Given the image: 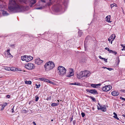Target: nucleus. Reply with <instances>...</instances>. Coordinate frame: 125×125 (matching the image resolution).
<instances>
[{
  "mask_svg": "<svg viewBox=\"0 0 125 125\" xmlns=\"http://www.w3.org/2000/svg\"><path fill=\"white\" fill-rule=\"evenodd\" d=\"M8 9L12 13L21 12L26 10L24 6L18 3L15 1L12 0L10 2Z\"/></svg>",
  "mask_w": 125,
  "mask_h": 125,
  "instance_id": "1",
  "label": "nucleus"
},
{
  "mask_svg": "<svg viewBox=\"0 0 125 125\" xmlns=\"http://www.w3.org/2000/svg\"><path fill=\"white\" fill-rule=\"evenodd\" d=\"M54 67V63L51 61H49L46 63L44 65L45 70L46 71H49L52 69Z\"/></svg>",
  "mask_w": 125,
  "mask_h": 125,
  "instance_id": "2",
  "label": "nucleus"
},
{
  "mask_svg": "<svg viewBox=\"0 0 125 125\" xmlns=\"http://www.w3.org/2000/svg\"><path fill=\"white\" fill-rule=\"evenodd\" d=\"M58 74L60 76L65 75L66 73V70L64 67L59 66L57 68Z\"/></svg>",
  "mask_w": 125,
  "mask_h": 125,
  "instance_id": "3",
  "label": "nucleus"
},
{
  "mask_svg": "<svg viewBox=\"0 0 125 125\" xmlns=\"http://www.w3.org/2000/svg\"><path fill=\"white\" fill-rule=\"evenodd\" d=\"M33 58V57L31 56L24 55L21 57V59L22 60L25 61L27 62L32 60Z\"/></svg>",
  "mask_w": 125,
  "mask_h": 125,
  "instance_id": "4",
  "label": "nucleus"
},
{
  "mask_svg": "<svg viewBox=\"0 0 125 125\" xmlns=\"http://www.w3.org/2000/svg\"><path fill=\"white\" fill-rule=\"evenodd\" d=\"M21 3H24L25 4L29 3L31 4L30 6L31 7L32 5L34 4L36 2V0H19Z\"/></svg>",
  "mask_w": 125,
  "mask_h": 125,
  "instance_id": "5",
  "label": "nucleus"
},
{
  "mask_svg": "<svg viewBox=\"0 0 125 125\" xmlns=\"http://www.w3.org/2000/svg\"><path fill=\"white\" fill-rule=\"evenodd\" d=\"M90 73H89V71H83L80 72V76L79 77V78H81L83 77L86 76L87 77H89Z\"/></svg>",
  "mask_w": 125,
  "mask_h": 125,
  "instance_id": "6",
  "label": "nucleus"
},
{
  "mask_svg": "<svg viewBox=\"0 0 125 125\" xmlns=\"http://www.w3.org/2000/svg\"><path fill=\"white\" fill-rule=\"evenodd\" d=\"M25 67L27 69H32L34 68L35 66L33 63H29L26 64L25 65Z\"/></svg>",
  "mask_w": 125,
  "mask_h": 125,
  "instance_id": "7",
  "label": "nucleus"
},
{
  "mask_svg": "<svg viewBox=\"0 0 125 125\" xmlns=\"http://www.w3.org/2000/svg\"><path fill=\"white\" fill-rule=\"evenodd\" d=\"M111 86L109 85H106L103 87L102 88V90L104 91H107L110 90L112 89Z\"/></svg>",
  "mask_w": 125,
  "mask_h": 125,
  "instance_id": "8",
  "label": "nucleus"
},
{
  "mask_svg": "<svg viewBox=\"0 0 125 125\" xmlns=\"http://www.w3.org/2000/svg\"><path fill=\"white\" fill-rule=\"evenodd\" d=\"M35 62L36 64L40 65L43 62V61L41 60L40 58H36Z\"/></svg>",
  "mask_w": 125,
  "mask_h": 125,
  "instance_id": "9",
  "label": "nucleus"
},
{
  "mask_svg": "<svg viewBox=\"0 0 125 125\" xmlns=\"http://www.w3.org/2000/svg\"><path fill=\"white\" fill-rule=\"evenodd\" d=\"M98 104L100 106V108H99L98 106V110H103V111H105L106 110V108L105 107L102 106H101L99 104V103Z\"/></svg>",
  "mask_w": 125,
  "mask_h": 125,
  "instance_id": "10",
  "label": "nucleus"
},
{
  "mask_svg": "<svg viewBox=\"0 0 125 125\" xmlns=\"http://www.w3.org/2000/svg\"><path fill=\"white\" fill-rule=\"evenodd\" d=\"M71 71L68 74L67 76V77H70L73 75L74 73H73V69H71Z\"/></svg>",
  "mask_w": 125,
  "mask_h": 125,
  "instance_id": "11",
  "label": "nucleus"
},
{
  "mask_svg": "<svg viewBox=\"0 0 125 125\" xmlns=\"http://www.w3.org/2000/svg\"><path fill=\"white\" fill-rule=\"evenodd\" d=\"M101 85V83H99L98 84H91V86L94 88H96L98 87V86H100Z\"/></svg>",
  "mask_w": 125,
  "mask_h": 125,
  "instance_id": "12",
  "label": "nucleus"
},
{
  "mask_svg": "<svg viewBox=\"0 0 125 125\" xmlns=\"http://www.w3.org/2000/svg\"><path fill=\"white\" fill-rule=\"evenodd\" d=\"M112 94L113 96H116L119 94V93L116 91L112 92L111 93Z\"/></svg>",
  "mask_w": 125,
  "mask_h": 125,
  "instance_id": "13",
  "label": "nucleus"
},
{
  "mask_svg": "<svg viewBox=\"0 0 125 125\" xmlns=\"http://www.w3.org/2000/svg\"><path fill=\"white\" fill-rule=\"evenodd\" d=\"M90 93L93 94H97L98 93L97 91L94 89L91 90Z\"/></svg>",
  "mask_w": 125,
  "mask_h": 125,
  "instance_id": "14",
  "label": "nucleus"
},
{
  "mask_svg": "<svg viewBox=\"0 0 125 125\" xmlns=\"http://www.w3.org/2000/svg\"><path fill=\"white\" fill-rule=\"evenodd\" d=\"M111 16L110 15H108L105 18V20L108 22H110V18Z\"/></svg>",
  "mask_w": 125,
  "mask_h": 125,
  "instance_id": "15",
  "label": "nucleus"
},
{
  "mask_svg": "<svg viewBox=\"0 0 125 125\" xmlns=\"http://www.w3.org/2000/svg\"><path fill=\"white\" fill-rule=\"evenodd\" d=\"M10 49H9L7 50V54L9 56V57H11L12 58L13 56L11 55L10 53Z\"/></svg>",
  "mask_w": 125,
  "mask_h": 125,
  "instance_id": "16",
  "label": "nucleus"
},
{
  "mask_svg": "<svg viewBox=\"0 0 125 125\" xmlns=\"http://www.w3.org/2000/svg\"><path fill=\"white\" fill-rule=\"evenodd\" d=\"M115 34H113L110 37V38L112 40V41L115 39Z\"/></svg>",
  "mask_w": 125,
  "mask_h": 125,
  "instance_id": "17",
  "label": "nucleus"
},
{
  "mask_svg": "<svg viewBox=\"0 0 125 125\" xmlns=\"http://www.w3.org/2000/svg\"><path fill=\"white\" fill-rule=\"evenodd\" d=\"M46 82L49 83L50 84H51L53 85H55V83H54L52 82H51L50 81L48 80L47 79H46Z\"/></svg>",
  "mask_w": 125,
  "mask_h": 125,
  "instance_id": "18",
  "label": "nucleus"
},
{
  "mask_svg": "<svg viewBox=\"0 0 125 125\" xmlns=\"http://www.w3.org/2000/svg\"><path fill=\"white\" fill-rule=\"evenodd\" d=\"M59 104V103H52L51 104V105L52 106H56Z\"/></svg>",
  "mask_w": 125,
  "mask_h": 125,
  "instance_id": "19",
  "label": "nucleus"
},
{
  "mask_svg": "<svg viewBox=\"0 0 125 125\" xmlns=\"http://www.w3.org/2000/svg\"><path fill=\"white\" fill-rule=\"evenodd\" d=\"M25 83L26 84H30L31 83V81H25Z\"/></svg>",
  "mask_w": 125,
  "mask_h": 125,
  "instance_id": "20",
  "label": "nucleus"
},
{
  "mask_svg": "<svg viewBox=\"0 0 125 125\" xmlns=\"http://www.w3.org/2000/svg\"><path fill=\"white\" fill-rule=\"evenodd\" d=\"M70 85H80V83L77 82L75 83H70Z\"/></svg>",
  "mask_w": 125,
  "mask_h": 125,
  "instance_id": "21",
  "label": "nucleus"
},
{
  "mask_svg": "<svg viewBox=\"0 0 125 125\" xmlns=\"http://www.w3.org/2000/svg\"><path fill=\"white\" fill-rule=\"evenodd\" d=\"M3 15V16H6L8 15V14L5 11H3L2 12Z\"/></svg>",
  "mask_w": 125,
  "mask_h": 125,
  "instance_id": "22",
  "label": "nucleus"
},
{
  "mask_svg": "<svg viewBox=\"0 0 125 125\" xmlns=\"http://www.w3.org/2000/svg\"><path fill=\"white\" fill-rule=\"evenodd\" d=\"M116 5L115 4H111L110 5V7L111 9L114 7H116Z\"/></svg>",
  "mask_w": 125,
  "mask_h": 125,
  "instance_id": "23",
  "label": "nucleus"
},
{
  "mask_svg": "<svg viewBox=\"0 0 125 125\" xmlns=\"http://www.w3.org/2000/svg\"><path fill=\"white\" fill-rule=\"evenodd\" d=\"M121 46L123 47V48L122 49V51H125V45L121 44Z\"/></svg>",
  "mask_w": 125,
  "mask_h": 125,
  "instance_id": "24",
  "label": "nucleus"
},
{
  "mask_svg": "<svg viewBox=\"0 0 125 125\" xmlns=\"http://www.w3.org/2000/svg\"><path fill=\"white\" fill-rule=\"evenodd\" d=\"M90 97L92 99L93 101L96 102V100L92 96H90Z\"/></svg>",
  "mask_w": 125,
  "mask_h": 125,
  "instance_id": "25",
  "label": "nucleus"
},
{
  "mask_svg": "<svg viewBox=\"0 0 125 125\" xmlns=\"http://www.w3.org/2000/svg\"><path fill=\"white\" fill-rule=\"evenodd\" d=\"M40 79L42 81H44L45 82H46V79L43 78H40Z\"/></svg>",
  "mask_w": 125,
  "mask_h": 125,
  "instance_id": "26",
  "label": "nucleus"
},
{
  "mask_svg": "<svg viewBox=\"0 0 125 125\" xmlns=\"http://www.w3.org/2000/svg\"><path fill=\"white\" fill-rule=\"evenodd\" d=\"M105 49L107 50L110 53H111V52L112 51V50H110L108 48L106 47Z\"/></svg>",
  "mask_w": 125,
  "mask_h": 125,
  "instance_id": "27",
  "label": "nucleus"
},
{
  "mask_svg": "<svg viewBox=\"0 0 125 125\" xmlns=\"http://www.w3.org/2000/svg\"><path fill=\"white\" fill-rule=\"evenodd\" d=\"M7 104L6 103H5L4 104H2V107L4 108Z\"/></svg>",
  "mask_w": 125,
  "mask_h": 125,
  "instance_id": "28",
  "label": "nucleus"
},
{
  "mask_svg": "<svg viewBox=\"0 0 125 125\" xmlns=\"http://www.w3.org/2000/svg\"><path fill=\"white\" fill-rule=\"evenodd\" d=\"M78 35L80 37H81V35L82 34V32L80 31H79L78 33Z\"/></svg>",
  "mask_w": 125,
  "mask_h": 125,
  "instance_id": "29",
  "label": "nucleus"
},
{
  "mask_svg": "<svg viewBox=\"0 0 125 125\" xmlns=\"http://www.w3.org/2000/svg\"><path fill=\"white\" fill-rule=\"evenodd\" d=\"M113 117L115 118L116 119H117L118 120H119V118H118L117 117V115H115Z\"/></svg>",
  "mask_w": 125,
  "mask_h": 125,
  "instance_id": "30",
  "label": "nucleus"
},
{
  "mask_svg": "<svg viewBox=\"0 0 125 125\" xmlns=\"http://www.w3.org/2000/svg\"><path fill=\"white\" fill-rule=\"evenodd\" d=\"M5 69L6 70H8V71H10V67H6Z\"/></svg>",
  "mask_w": 125,
  "mask_h": 125,
  "instance_id": "31",
  "label": "nucleus"
},
{
  "mask_svg": "<svg viewBox=\"0 0 125 125\" xmlns=\"http://www.w3.org/2000/svg\"><path fill=\"white\" fill-rule=\"evenodd\" d=\"M111 53H112L114 54L115 55L117 53L116 52L113 51L112 50V51L111 52Z\"/></svg>",
  "mask_w": 125,
  "mask_h": 125,
  "instance_id": "32",
  "label": "nucleus"
},
{
  "mask_svg": "<svg viewBox=\"0 0 125 125\" xmlns=\"http://www.w3.org/2000/svg\"><path fill=\"white\" fill-rule=\"evenodd\" d=\"M35 101H37L39 99V98L38 96L37 97L36 96L35 97Z\"/></svg>",
  "mask_w": 125,
  "mask_h": 125,
  "instance_id": "33",
  "label": "nucleus"
},
{
  "mask_svg": "<svg viewBox=\"0 0 125 125\" xmlns=\"http://www.w3.org/2000/svg\"><path fill=\"white\" fill-rule=\"evenodd\" d=\"M81 114V115L83 117H84V116L85 115V114L84 113H83V112Z\"/></svg>",
  "mask_w": 125,
  "mask_h": 125,
  "instance_id": "34",
  "label": "nucleus"
},
{
  "mask_svg": "<svg viewBox=\"0 0 125 125\" xmlns=\"http://www.w3.org/2000/svg\"><path fill=\"white\" fill-rule=\"evenodd\" d=\"M120 99L122 100H124L125 101V98H124L120 97Z\"/></svg>",
  "mask_w": 125,
  "mask_h": 125,
  "instance_id": "35",
  "label": "nucleus"
},
{
  "mask_svg": "<svg viewBox=\"0 0 125 125\" xmlns=\"http://www.w3.org/2000/svg\"><path fill=\"white\" fill-rule=\"evenodd\" d=\"M35 85L37 86L36 88H39L40 86V84L37 85V84H35Z\"/></svg>",
  "mask_w": 125,
  "mask_h": 125,
  "instance_id": "36",
  "label": "nucleus"
},
{
  "mask_svg": "<svg viewBox=\"0 0 125 125\" xmlns=\"http://www.w3.org/2000/svg\"><path fill=\"white\" fill-rule=\"evenodd\" d=\"M42 9V7H40L36 8V9Z\"/></svg>",
  "mask_w": 125,
  "mask_h": 125,
  "instance_id": "37",
  "label": "nucleus"
},
{
  "mask_svg": "<svg viewBox=\"0 0 125 125\" xmlns=\"http://www.w3.org/2000/svg\"><path fill=\"white\" fill-rule=\"evenodd\" d=\"M14 106L13 107V108H12L11 110V112L13 113L14 112Z\"/></svg>",
  "mask_w": 125,
  "mask_h": 125,
  "instance_id": "38",
  "label": "nucleus"
},
{
  "mask_svg": "<svg viewBox=\"0 0 125 125\" xmlns=\"http://www.w3.org/2000/svg\"><path fill=\"white\" fill-rule=\"evenodd\" d=\"M90 37V36H87L86 37V38H85V41H86V40L87 39L89 38V37Z\"/></svg>",
  "mask_w": 125,
  "mask_h": 125,
  "instance_id": "39",
  "label": "nucleus"
},
{
  "mask_svg": "<svg viewBox=\"0 0 125 125\" xmlns=\"http://www.w3.org/2000/svg\"><path fill=\"white\" fill-rule=\"evenodd\" d=\"M86 91L87 92H89L90 93V91L91 90H89L88 89H86Z\"/></svg>",
  "mask_w": 125,
  "mask_h": 125,
  "instance_id": "40",
  "label": "nucleus"
},
{
  "mask_svg": "<svg viewBox=\"0 0 125 125\" xmlns=\"http://www.w3.org/2000/svg\"><path fill=\"white\" fill-rule=\"evenodd\" d=\"M6 97L8 98H10V95H7L6 96Z\"/></svg>",
  "mask_w": 125,
  "mask_h": 125,
  "instance_id": "41",
  "label": "nucleus"
},
{
  "mask_svg": "<svg viewBox=\"0 0 125 125\" xmlns=\"http://www.w3.org/2000/svg\"><path fill=\"white\" fill-rule=\"evenodd\" d=\"M107 69L109 71H111L112 70V68H107Z\"/></svg>",
  "mask_w": 125,
  "mask_h": 125,
  "instance_id": "42",
  "label": "nucleus"
},
{
  "mask_svg": "<svg viewBox=\"0 0 125 125\" xmlns=\"http://www.w3.org/2000/svg\"><path fill=\"white\" fill-rule=\"evenodd\" d=\"M10 70L11 71H14V68H10Z\"/></svg>",
  "mask_w": 125,
  "mask_h": 125,
  "instance_id": "43",
  "label": "nucleus"
},
{
  "mask_svg": "<svg viewBox=\"0 0 125 125\" xmlns=\"http://www.w3.org/2000/svg\"><path fill=\"white\" fill-rule=\"evenodd\" d=\"M104 60L105 62H107V59H105V58H104Z\"/></svg>",
  "mask_w": 125,
  "mask_h": 125,
  "instance_id": "44",
  "label": "nucleus"
},
{
  "mask_svg": "<svg viewBox=\"0 0 125 125\" xmlns=\"http://www.w3.org/2000/svg\"><path fill=\"white\" fill-rule=\"evenodd\" d=\"M33 123L34 124V125H36V123H35V122L34 121H33Z\"/></svg>",
  "mask_w": 125,
  "mask_h": 125,
  "instance_id": "45",
  "label": "nucleus"
},
{
  "mask_svg": "<svg viewBox=\"0 0 125 125\" xmlns=\"http://www.w3.org/2000/svg\"><path fill=\"white\" fill-rule=\"evenodd\" d=\"M111 39L110 38H109L108 39V40L109 41V42H110V41Z\"/></svg>",
  "mask_w": 125,
  "mask_h": 125,
  "instance_id": "46",
  "label": "nucleus"
},
{
  "mask_svg": "<svg viewBox=\"0 0 125 125\" xmlns=\"http://www.w3.org/2000/svg\"><path fill=\"white\" fill-rule=\"evenodd\" d=\"M73 124L74 125L75 123V121H73Z\"/></svg>",
  "mask_w": 125,
  "mask_h": 125,
  "instance_id": "47",
  "label": "nucleus"
},
{
  "mask_svg": "<svg viewBox=\"0 0 125 125\" xmlns=\"http://www.w3.org/2000/svg\"><path fill=\"white\" fill-rule=\"evenodd\" d=\"M122 116L123 117H124L125 118V115L124 114L123 115H122Z\"/></svg>",
  "mask_w": 125,
  "mask_h": 125,
  "instance_id": "48",
  "label": "nucleus"
},
{
  "mask_svg": "<svg viewBox=\"0 0 125 125\" xmlns=\"http://www.w3.org/2000/svg\"><path fill=\"white\" fill-rule=\"evenodd\" d=\"M42 2H45V0H42Z\"/></svg>",
  "mask_w": 125,
  "mask_h": 125,
  "instance_id": "49",
  "label": "nucleus"
},
{
  "mask_svg": "<svg viewBox=\"0 0 125 125\" xmlns=\"http://www.w3.org/2000/svg\"><path fill=\"white\" fill-rule=\"evenodd\" d=\"M113 114L115 115H117L116 114L115 112H114L113 113Z\"/></svg>",
  "mask_w": 125,
  "mask_h": 125,
  "instance_id": "50",
  "label": "nucleus"
},
{
  "mask_svg": "<svg viewBox=\"0 0 125 125\" xmlns=\"http://www.w3.org/2000/svg\"><path fill=\"white\" fill-rule=\"evenodd\" d=\"M99 57L100 59H101V58H102V57L101 56H99Z\"/></svg>",
  "mask_w": 125,
  "mask_h": 125,
  "instance_id": "51",
  "label": "nucleus"
},
{
  "mask_svg": "<svg viewBox=\"0 0 125 125\" xmlns=\"http://www.w3.org/2000/svg\"><path fill=\"white\" fill-rule=\"evenodd\" d=\"M73 118H72L71 120V121H72V120H73Z\"/></svg>",
  "mask_w": 125,
  "mask_h": 125,
  "instance_id": "52",
  "label": "nucleus"
},
{
  "mask_svg": "<svg viewBox=\"0 0 125 125\" xmlns=\"http://www.w3.org/2000/svg\"><path fill=\"white\" fill-rule=\"evenodd\" d=\"M104 58H101V59H103V60H104Z\"/></svg>",
  "mask_w": 125,
  "mask_h": 125,
  "instance_id": "53",
  "label": "nucleus"
},
{
  "mask_svg": "<svg viewBox=\"0 0 125 125\" xmlns=\"http://www.w3.org/2000/svg\"><path fill=\"white\" fill-rule=\"evenodd\" d=\"M112 40L111 41V44H112Z\"/></svg>",
  "mask_w": 125,
  "mask_h": 125,
  "instance_id": "54",
  "label": "nucleus"
},
{
  "mask_svg": "<svg viewBox=\"0 0 125 125\" xmlns=\"http://www.w3.org/2000/svg\"><path fill=\"white\" fill-rule=\"evenodd\" d=\"M103 68H104V69H105V68H106V69H107V68H106V67H103Z\"/></svg>",
  "mask_w": 125,
  "mask_h": 125,
  "instance_id": "55",
  "label": "nucleus"
},
{
  "mask_svg": "<svg viewBox=\"0 0 125 125\" xmlns=\"http://www.w3.org/2000/svg\"><path fill=\"white\" fill-rule=\"evenodd\" d=\"M23 111H24V112H26V111L25 110H23Z\"/></svg>",
  "mask_w": 125,
  "mask_h": 125,
  "instance_id": "56",
  "label": "nucleus"
},
{
  "mask_svg": "<svg viewBox=\"0 0 125 125\" xmlns=\"http://www.w3.org/2000/svg\"><path fill=\"white\" fill-rule=\"evenodd\" d=\"M50 4H48V5H50L51 4V3H49Z\"/></svg>",
  "mask_w": 125,
  "mask_h": 125,
  "instance_id": "57",
  "label": "nucleus"
},
{
  "mask_svg": "<svg viewBox=\"0 0 125 125\" xmlns=\"http://www.w3.org/2000/svg\"><path fill=\"white\" fill-rule=\"evenodd\" d=\"M11 46H14V44H12L11 45Z\"/></svg>",
  "mask_w": 125,
  "mask_h": 125,
  "instance_id": "58",
  "label": "nucleus"
},
{
  "mask_svg": "<svg viewBox=\"0 0 125 125\" xmlns=\"http://www.w3.org/2000/svg\"><path fill=\"white\" fill-rule=\"evenodd\" d=\"M3 108H3L2 107V109H1V110H2L3 109Z\"/></svg>",
  "mask_w": 125,
  "mask_h": 125,
  "instance_id": "59",
  "label": "nucleus"
},
{
  "mask_svg": "<svg viewBox=\"0 0 125 125\" xmlns=\"http://www.w3.org/2000/svg\"><path fill=\"white\" fill-rule=\"evenodd\" d=\"M51 121H53V119H52Z\"/></svg>",
  "mask_w": 125,
  "mask_h": 125,
  "instance_id": "60",
  "label": "nucleus"
},
{
  "mask_svg": "<svg viewBox=\"0 0 125 125\" xmlns=\"http://www.w3.org/2000/svg\"><path fill=\"white\" fill-rule=\"evenodd\" d=\"M118 62H120V60H119V59H118Z\"/></svg>",
  "mask_w": 125,
  "mask_h": 125,
  "instance_id": "61",
  "label": "nucleus"
},
{
  "mask_svg": "<svg viewBox=\"0 0 125 125\" xmlns=\"http://www.w3.org/2000/svg\"><path fill=\"white\" fill-rule=\"evenodd\" d=\"M124 3H125V0H124Z\"/></svg>",
  "mask_w": 125,
  "mask_h": 125,
  "instance_id": "62",
  "label": "nucleus"
},
{
  "mask_svg": "<svg viewBox=\"0 0 125 125\" xmlns=\"http://www.w3.org/2000/svg\"><path fill=\"white\" fill-rule=\"evenodd\" d=\"M57 101L58 102H59V100H58Z\"/></svg>",
  "mask_w": 125,
  "mask_h": 125,
  "instance_id": "63",
  "label": "nucleus"
},
{
  "mask_svg": "<svg viewBox=\"0 0 125 125\" xmlns=\"http://www.w3.org/2000/svg\"><path fill=\"white\" fill-rule=\"evenodd\" d=\"M29 104H30V102L29 103Z\"/></svg>",
  "mask_w": 125,
  "mask_h": 125,
  "instance_id": "64",
  "label": "nucleus"
}]
</instances>
